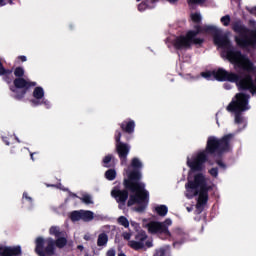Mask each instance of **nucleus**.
Segmentation results:
<instances>
[{
	"label": "nucleus",
	"mask_w": 256,
	"mask_h": 256,
	"mask_svg": "<svg viewBox=\"0 0 256 256\" xmlns=\"http://www.w3.org/2000/svg\"><path fill=\"white\" fill-rule=\"evenodd\" d=\"M143 169V163L139 158H133L130 165L124 169L127 178L123 180L124 189H119V187H114L111 191V197L115 199L118 203V209H125L127 207H133V205H138L135 208L137 213H143L147 209L149 204V191L145 189V183L141 182L143 179V174L141 170ZM128 199V201H127Z\"/></svg>",
	"instance_id": "1"
},
{
	"label": "nucleus",
	"mask_w": 256,
	"mask_h": 256,
	"mask_svg": "<svg viewBox=\"0 0 256 256\" xmlns=\"http://www.w3.org/2000/svg\"><path fill=\"white\" fill-rule=\"evenodd\" d=\"M194 33L197 35H201V33H209L213 35L215 45L221 47L222 49H226V59L232 63L238 69H242V71H247L248 73L253 71V62L240 50H234L231 47V40L227 35H221V30L218 29L217 26L213 25H195Z\"/></svg>",
	"instance_id": "2"
},
{
	"label": "nucleus",
	"mask_w": 256,
	"mask_h": 256,
	"mask_svg": "<svg viewBox=\"0 0 256 256\" xmlns=\"http://www.w3.org/2000/svg\"><path fill=\"white\" fill-rule=\"evenodd\" d=\"M235 138V134L229 133L222 138L209 136L207 139L206 148L204 151L198 152L192 159L187 158V166L192 173H201L205 169V163L209 161L208 155H223L231 151V142Z\"/></svg>",
	"instance_id": "3"
},
{
	"label": "nucleus",
	"mask_w": 256,
	"mask_h": 256,
	"mask_svg": "<svg viewBox=\"0 0 256 256\" xmlns=\"http://www.w3.org/2000/svg\"><path fill=\"white\" fill-rule=\"evenodd\" d=\"M187 199L197 197L195 215H201L205 210V205L209 203V192L213 186L207 185V179L203 173H198L194 176V180H189L186 185Z\"/></svg>",
	"instance_id": "4"
},
{
	"label": "nucleus",
	"mask_w": 256,
	"mask_h": 256,
	"mask_svg": "<svg viewBox=\"0 0 256 256\" xmlns=\"http://www.w3.org/2000/svg\"><path fill=\"white\" fill-rule=\"evenodd\" d=\"M13 84L9 85V90L14 93L13 98L16 101H23L25 95L29 93V89L37 87V82H33L29 79H25V68L18 66L14 68Z\"/></svg>",
	"instance_id": "5"
},
{
	"label": "nucleus",
	"mask_w": 256,
	"mask_h": 256,
	"mask_svg": "<svg viewBox=\"0 0 256 256\" xmlns=\"http://www.w3.org/2000/svg\"><path fill=\"white\" fill-rule=\"evenodd\" d=\"M35 253L39 256H53L55 255V247L63 249L67 246V238L65 236H59L54 240L53 238H47L39 236L35 240Z\"/></svg>",
	"instance_id": "6"
},
{
	"label": "nucleus",
	"mask_w": 256,
	"mask_h": 256,
	"mask_svg": "<svg viewBox=\"0 0 256 256\" xmlns=\"http://www.w3.org/2000/svg\"><path fill=\"white\" fill-rule=\"evenodd\" d=\"M232 31L239 36L234 37V41L241 49H247L256 43V30H250L241 20L232 23Z\"/></svg>",
	"instance_id": "7"
},
{
	"label": "nucleus",
	"mask_w": 256,
	"mask_h": 256,
	"mask_svg": "<svg viewBox=\"0 0 256 256\" xmlns=\"http://www.w3.org/2000/svg\"><path fill=\"white\" fill-rule=\"evenodd\" d=\"M249 99H251L249 94L243 92L237 93L235 99H233L226 108L230 113H234L235 123H237V125L243 123V116L241 114L244 113V111H249V109H251V106H249Z\"/></svg>",
	"instance_id": "8"
},
{
	"label": "nucleus",
	"mask_w": 256,
	"mask_h": 256,
	"mask_svg": "<svg viewBox=\"0 0 256 256\" xmlns=\"http://www.w3.org/2000/svg\"><path fill=\"white\" fill-rule=\"evenodd\" d=\"M203 43H205L204 38H197V32H195V30H189L186 32V35L177 36L173 46L177 51H181L183 49H191L193 45L201 47Z\"/></svg>",
	"instance_id": "9"
},
{
	"label": "nucleus",
	"mask_w": 256,
	"mask_h": 256,
	"mask_svg": "<svg viewBox=\"0 0 256 256\" xmlns=\"http://www.w3.org/2000/svg\"><path fill=\"white\" fill-rule=\"evenodd\" d=\"M135 240H131L129 242V247L131 249H134V251H141V249H145L147 247L150 249V247H153V241L148 240L149 236L147 235V232L145 230H140L135 234L134 237Z\"/></svg>",
	"instance_id": "10"
},
{
	"label": "nucleus",
	"mask_w": 256,
	"mask_h": 256,
	"mask_svg": "<svg viewBox=\"0 0 256 256\" xmlns=\"http://www.w3.org/2000/svg\"><path fill=\"white\" fill-rule=\"evenodd\" d=\"M122 133L121 130L115 131V141H116V152L119 156L121 165H127V156L131 151V146L127 143L121 142Z\"/></svg>",
	"instance_id": "11"
},
{
	"label": "nucleus",
	"mask_w": 256,
	"mask_h": 256,
	"mask_svg": "<svg viewBox=\"0 0 256 256\" xmlns=\"http://www.w3.org/2000/svg\"><path fill=\"white\" fill-rule=\"evenodd\" d=\"M34 99L30 100L32 103V107H39V105H45L47 109H49V101L45 99V90L41 86H37L34 88L32 93Z\"/></svg>",
	"instance_id": "12"
},
{
	"label": "nucleus",
	"mask_w": 256,
	"mask_h": 256,
	"mask_svg": "<svg viewBox=\"0 0 256 256\" xmlns=\"http://www.w3.org/2000/svg\"><path fill=\"white\" fill-rule=\"evenodd\" d=\"M213 77L216 81H229L233 83L239 79V74L219 68L218 70H213Z\"/></svg>",
	"instance_id": "13"
},
{
	"label": "nucleus",
	"mask_w": 256,
	"mask_h": 256,
	"mask_svg": "<svg viewBox=\"0 0 256 256\" xmlns=\"http://www.w3.org/2000/svg\"><path fill=\"white\" fill-rule=\"evenodd\" d=\"M149 233L152 234H160V235H166V237H171V232L169 231V228H167V225L153 221L147 224Z\"/></svg>",
	"instance_id": "14"
},
{
	"label": "nucleus",
	"mask_w": 256,
	"mask_h": 256,
	"mask_svg": "<svg viewBox=\"0 0 256 256\" xmlns=\"http://www.w3.org/2000/svg\"><path fill=\"white\" fill-rule=\"evenodd\" d=\"M0 251H2V256H22L23 250L19 245L17 246H2L0 247Z\"/></svg>",
	"instance_id": "15"
},
{
	"label": "nucleus",
	"mask_w": 256,
	"mask_h": 256,
	"mask_svg": "<svg viewBox=\"0 0 256 256\" xmlns=\"http://www.w3.org/2000/svg\"><path fill=\"white\" fill-rule=\"evenodd\" d=\"M120 129H122L123 133H128V135L135 133V121L131 119L124 120L120 124Z\"/></svg>",
	"instance_id": "16"
},
{
	"label": "nucleus",
	"mask_w": 256,
	"mask_h": 256,
	"mask_svg": "<svg viewBox=\"0 0 256 256\" xmlns=\"http://www.w3.org/2000/svg\"><path fill=\"white\" fill-rule=\"evenodd\" d=\"M107 243H109V236L105 232L100 233L97 239V246L105 247Z\"/></svg>",
	"instance_id": "17"
},
{
	"label": "nucleus",
	"mask_w": 256,
	"mask_h": 256,
	"mask_svg": "<svg viewBox=\"0 0 256 256\" xmlns=\"http://www.w3.org/2000/svg\"><path fill=\"white\" fill-rule=\"evenodd\" d=\"M49 234L54 235V237L56 238L65 236V232L61 231V228H59V226H51L49 229Z\"/></svg>",
	"instance_id": "18"
},
{
	"label": "nucleus",
	"mask_w": 256,
	"mask_h": 256,
	"mask_svg": "<svg viewBox=\"0 0 256 256\" xmlns=\"http://www.w3.org/2000/svg\"><path fill=\"white\" fill-rule=\"evenodd\" d=\"M157 0H143L142 3L138 5V11H145L146 9H151V5L155 3Z\"/></svg>",
	"instance_id": "19"
},
{
	"label": "nucleus",
	"mask_w": 256,
	"mask_h": 256,
	"mask_svg": "<svg viewBox=\"0 0 256 256\" xmlns=\"http://www.w3.org/2000/svg\"><path fill=\"white\" fill-rule=\"evenodd\" d=\"M95 219V214L89 210H82V221L85 223H89V221H93Z\"/></svg>",
	"instance_id": "20"
},
{
	"label": "nucleus",
	"mask_w": 256,
	"mask_h": 256,
	"mask_svg": "<svg viewBox=\"0 0 256 256\" xmlns=\"http://www.w3.org/2000/svg\"><path fill=\"white\" fill-rule=\"evenodd\" d=\"M8 71L9 72H6L5 74H3L2 77H3V81H5L7 85H11V83L13 84V81H15V78H13V68L8 69Z\"/></svg>",
	"instance_id": "21"
},
{
	"label": "nucleus",
	"mask_w": 256,
	"mask_h": 256,
	"mask_svg": "<svg viewBox=\"0 0 256 256\" xmlns=\"http://www.w3.org/2000/svg\"><path fill=\"white\" fill-rule=\"evenodd\" d=\"M155 211L160 217H165V215L169 213V208H167L165 205H159L155 208Z\"/></svg>",
	"instance_id": "22"
},
{
	"label": "nucleus",
	"mask_w": 256,
	"mask_h": 256,
	"mask_svg": "<svg viewBox=\"0 0 256 256\" xmlns=\"http://www.w3.org/2000/svg\"><path fill=\"white\" fill-rule=\"evenodd\" d=\"M116 177H117V171H115V169H108L105 172V178L108 181H115Z\"/></svg>",
	"instance_id": "23"
},
{
	"label": "nucleus",
	"mask_w": 256,
	"mask_h": 256,
	"mask_svg": "<svg viewBox=\"0 0 256 256\" xmlns=\"http://www.w3.org/2000/svg\"><path fill=\"white\" fill-rule=\"evenodd\" d=\"M70 219L71 221H82V210L80 211H73L70 214Z\"/></svg>",
	"instance_id": "24"
},
{
	"label": "nucleus",
	"mask_w": 256,
	"mask_h": 256,
	"mask_svg": "<svg viewBox=\"0 0 256 256\" xmlns=\"http://www.w3.org/2000/svg\"><path fill=\"white\" fill-rule=\"evenodd\" d=\"M118 225H122V227H125V229H129V220L125 216H120L117 219Z\"/></svg>",
	"instance_id": "25"
},
{
	"label": "nucleus",
	"mask_w": 256,
	"mask_h": 256,
	"mask_svg": "<svg viewBox=\"0 0 256 256\" xmlns=\"http://www.w3.org/2000/svg\"><path fill=\"white\" fill-rule=\"evenodd\" d=\"M222 25H224V27H229L230 23H231V16L229 15H225L220 19Z\"/></svg>",
	"instance_id": "26"
},
{
	"label": "nucleus",
	"mask_w": 256,
	"mask_h": 256,
	"mask_svg": "<svg viewBox=\"0 0 256 256\" xmlns=\"http://www.w3.org/2000/svg\"><path fill=\"white\" fill-rule=\"evenodd\" d=\"M167 255V248L161 247L159 249H156L153 256H165Z\"/></svg>",
	"instance_id": "27"
},
{
	"label": "nucleus",
	"mask_w": 256,
	"mask_h": 256,
	"mask_svg": "<svg viewBox=\"0 0 256 256\" xmlns=\"http://www.w3.org/2000/svg\"><path fill=\"white\" fill-rule=\"evenodd\" d=\"M111 159H113V155L108 154L103 158L104 167H109V163H111Z\"/></svg>",
	"instance_id": "28"
},
{
	"label": "nucleus",
	"mask_w": 256,
	"mask_h": 256,
	"mask_svg": "<svg viewBox=\"0 0 256 256\" xmlns=\"http://www.w3.org/2000/svg\"><path fill=\"white\" fill-rule=\"evenodd\" d=\"M81 201L83 203H85L86 205H91V203H93V200H91V196L90 195H84L82 198H80Z\"/></svg>",
	"instance_id": "29"
},
{
	"label": "nucleus",
	"mask_w": 256,
	"mask_h": 256,
	"mask_svg": "<svg viewBox=\"0 0 256 256\" xmlns=\"http://www.w3.org/2000/svg\"><path fill=\"white\" fill-rule=\"evenodd\" d=\"M191 19H192L193 23H201V14L194 13L191 15Z\"/></svg>",
	"instance_id": "30"
},
{
	"label": "nucleus",
	"mask_w": 256,
	"mask_h": 256,
	"mask_svg": "<svg viewBox=\"0 0 256 256\" xmlns=\"http://www.w3.org/2000/svg\"><path fill=\"white\" fill-rule=\"evenodd\" d=\"M208 173L211 175V177H219V169L218 168H211Z\"/></svg>",
	"instance_id": "31"
},
{
	"label": "nucleus",
	"mask_w": 256,
	"mask_h": 256,
	"mask_svg": "<svg viewBox=\"0 0 256 256\" xmlns=\"http://www.w3.org/2000/svg\"><path fill=\"white\" fill-rule=\"evenodd\" d=\"M5 73H10L9 69H6L5 66H3V63L0 60V77H3Z\"/></svg>",
	"instance_id": "32"
},
{
	"label": "nucleus",
	"mask_w": 256,
	"mask_h": 256,
	"mask_svg": "<svg viewBox=\"0 0 256 256\" xmlns=\"http://www.w3.org/2000/svg\"><path fill=\"white\" fill-rule=\"evenodd\" d=\"M189 5H203L205 3V0H189Z\"/></svg>",
	"instance_id": "33"
},
{
	"label": "nucleus",
	"mask_w": 256,
	"mask_h": 256,
	"mask_svg": "<svg viewBox=\"0 0 256 256\" xmlns=\"http://www.w3.org/2000/svg\"><path fill=\"white\" fill-rule=\"evenodd\" d=\"M201 75L204 77V79H210L213 77V71L202 72Z\"/></svg>",
	"instance_id": "34"
},
{
	"label": "nucleus",
	"mask_w": 256,
	"mask_h": 256,
	"mask_svg": "<svg viewBox=\"0 0 256 256\" xmlns=\"http://www.w3.org/2000/svg\"><path fill=\"white\" fill-rule=\"evenodd\" d=\"M216 164L219 165L221 169H227V165L223 162V160H216Z\"/></svg>",
	"instance_id": "35"
},
{
	"label": "nucleus",
	"mask_w": 256,
	"mask_h": 256,
	"mask_svg": "<svg viewBox=\"0 0 256 256\" xmlns=\"http://www.w3.org/2000/svg\"><path fill=\"white\" fill-rule=\"evenodd\" d=\"M23 199H26L27 201H29V203H33V198H31L27 192L23 193Z\"/></svg>",
	"instance_id": "36"
},
{
	"label": "nucleus",
	"mask_w": 256,
	"mask_h": 256,
	"mask_svg": "<svg viewBox=\"0 0 256 256\" xmlns=\"http://www.w3.org/2000/svg\"><path fill=\"white\" fill-rule=\"evenodd\" d=\"M16 59L17 61H21V63H25L27 61V56L20 55Z\"/></svg>",
	"instance_id": "37"
},
{
	"label": "nucleus",
	"mask_w": 256,
	"mask_h": 256,
	"mask_svg": "<svg viewBox=\"0 0 256 256\" xmlns=\"http://www.w3.org/2000/svg\"><path fill=\"white\" fill-rule=\"evenodd\" d=\"M171 219L167 218L164 222H162L163 225H166L167 229H169V226L172 225Z\"/></svg>",
	"instance_id": "38"
},
{
	"label": "nucleus",
	"mask_w": 256,
	"mask_h": 256,
	"mask_svg": "<svg viewBox=\"0 0 256 256\" xmlns=\"http://www.w3.org/2000/svg\"><path fill=\"white\" fill-rule=\"evenodd\" d=\"M115 249L111 248L107 251L106 256H115Z\"/></svg>",
	"instance_id": "39"
},
{
	"label": "nucleus",
	"mask_w": 256,
	"mask_h": 256,
	"mask_svg": "<svg viewBox=\"0 0 256 256\" xmlns=\"http://www.w3.org/2000/svg\"><path fill=\"white\" fill-rule=\"evenodd\" d=\"M3 142L5 143V145H11V143L9 142V140L7 139V137H2Z\"/></svg>",
	"instance_id": "40"
},
{
	"label": "nucleus",
	"mask_w": 256,
	"mask_h": 256,
	"mask_svg": "<svg viewBox=\"0 0 256 256\" xmlns=\"http://www.w3.org/2000/svg\"><path fill=\"white\" fill-rule=\"evenodd\" d=\"M124 239H126L127 241H129V239H131V234H130V233H125V234H124Z\"/></svg>",
	"instance_id": "41"
},
{
	"label": "nucleus",
	"mask_w": 256,
	"mask_h": 256,
	"mask_svg": "<svg viewBox=\"0 0 256 256\" xmlns=\"http://www.w3.org/2000/svg\"><path fill=\"white\" fill-rule=\"evenodd\" d=\"M224 89H226L227 91H229V89H231V84H224L223 85Z\"/></svg>",
	"instance_id": "42"
},
{
	"label": "nucleus",
	"mask_w": 256,
	"mask_h": 256,
	"mask_svg": "<svg viewBox=\"0 0 256 256\" xmlns=\"http://www.w3.org/2000/svg\"><path fill=\"white\" fill-rule=\"evenodd\" d=\"M7 5V2L5 0H0V7H5Z\"/></svg>",
	"instance_id": "43"
},
{
	"label": "nucleus",
	"mask_w": 256,
	"mask_h": 256,
	"mask_svg": "<svg viewBox=\"0 0 256 256\" xmlns=\"http://www.w3.org/2000/svg\"><path fill=\"white\" fill-rule=\"evenodd\" d=\"M84 239H85V241H90V240H91V236H89V235H84Z\"/></svg>",
	"instance_id": "44"
},
{
	"label": "nucleus",
	"mask_w": 256,
	"mask_h": 256,
	"mask_svg": "<svg viewBox=\"0 0 256 256\" xmlns=\"http://www.w3.org/2000/svg\"><path fill=\"white\" fill-rule=\"evenodd\" d=\"M77 249H78L79 251H83V250L85 249V247H83V245H78V246H77Z\"/></svg>",
	"instance_id": "45"
},
{
	"label": "nucleus",
	"mask_w": 256,
	"mask_h": 256,
	"mask_svg": "<svg viewBox=\"0 0 256 256\" xmlns=\"http://www.w3.org/2000/svg\"><path fill=\"white\" fill-rule=\"evenodd\" d=\"M36 153L34 152V153H30V157H31V159H32V161H35V158L33 157V155H35Z\"/></svg>",
	"instance_id": "46"
},
{
	"label": "nucleus",
	"mask_w": 256,
	"mask_h": 256,
	"mask_svg": "<svg viewBox=\"0 0 256 256\" xmlns=\"http://www.w3.org/2000/svg\"><path fill=\"white\" fill-rule=\"evenodd\" d=\"M186 209H187L188 213H191L193 211L192 207H187Z\"/></svg>",
	"instance_id": "47"
},
{
	"label": "nucleus",
	"mask_w": 256,
	"mask_h": 256,
	"mask_svg": "<svg viewBox=\"0 0 256 256\" xmlns=\"http://www.w3.org/2000/svg\"><path fill=\"white\" fill-rule=\"evenodd\" d=\"M168 1H169V3H172L174 5V3H177V1H179V0H168Z\"/></svg>",
	"instance_id": "48"
},
{
	"label": "nucleus",
	"mask_w": 256,
	"mask_h": 256,
	"mask_svg": "<svg viewBox=\"0 0 256 256\" xmlns=\"http://www.w3.org/2000/svg\"><path fill=\"white\" fill-rule=\"evenodd\" d=\"M8 3H9L10 5H13V0H8Z\"/></svg>",
	"instance_id": "49"
},
{
	"label": "nucleus",
	"mask_w": 256,
	"mask_h": 256,
	"mask_svg": "<svg viewBox=\"0 0 256 256\" xmlns=\"http://www.w3.org/2000/svg\"><path fill=\"white\" fill-rule=\"evenodd\" d=\"M118 256H127L125 253H120Z\"/></svg>",
	"instance_id": "50"
},
{
	"label": "nucleus",
	"mask_w": 256,
	"mask_h": 256,
	"mask_svg": "<svg viewBox=\"0 0 256 256\" xmlns=\"http://www.w3.org/2000/svg\"><path fill=\"white\" fill-rule=\"evenodd\" d=\"M0 256H3V250H0Z\"/></svg>",
	"instance_id": "51"
},
{
	"label": "nucleus",
	"mask_w": 256,
	"mask_h": 256,
	"mask_svg": "<svg viewBox=\"0 0 256 256\" xmlns=\"http://www.w3.org/2000/svg\"><path fill=\"white\" fill-rule=\"evenodd\" d=\"M73 195V197H77V194H72Z\"/></svg>",
	"instance_id": "52"
},
{
	"label": "nucleus",
	"mask_w": 256,
	"mask_h": 256,
	"mask_svg": "<svg viewBox=\"0 0 256 256\" xmlns=\"http://www.w3.org/2000/svg\"><path fill=\"white\" fill-rule=\"evenodd\" d=\"M174 245H177V242H174Z\"/></svg>",
	"instance_id": "53"
},
{
	"label": "nucleus",
	"mask_w": 256,
	"mask_h": 256,
	"mask_svg": "<svg viewBox=\"0 0 256 256\" xmlns=\"http://www.w3.org/2000/svg\"><path fill=\"white\" fill-rule=\"evenodd\" d=\"M137 2L141 1V0H136Z\"/></svg>",
	"instance_id": "54"
}]
</instances>
